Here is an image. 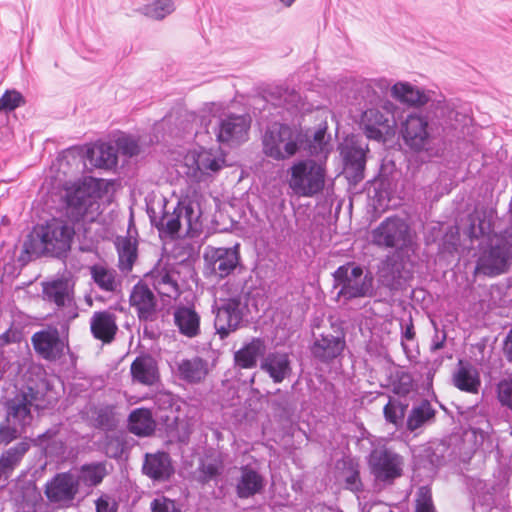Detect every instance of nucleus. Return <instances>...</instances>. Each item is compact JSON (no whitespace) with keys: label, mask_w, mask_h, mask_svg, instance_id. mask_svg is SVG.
<instances>
[{"label":"nucleus","mask_w":512,"mask_h":512,"mask_svg":"<svg viewBox=\"0 0 512 512\" xmlns=\"http://www.w3.org/2000/svg\"><path fill=\"white\" fill-rule=\"evenodd\" d=\"M74 235L73 226L62 219L53 218L33 229L25 243V251L36 256H61L70 250Z\"/></svg>","instance_id":"nucleus-1"},{"label":"nucleus","mask_w":512,"mask_h":512,"mask_svg":"<svg viewBox=\"0 0 512 512\" xmlns=\"http://www.w3.org/2000/svg\"><path fill=\"white\" fill-rule=\"evenodd\" d=\"M304 144L302 132L287 124H274L263 136V153L276 161H284L295 156Z\"/></svg>","instance_id":"nucleus-2"},{"label":"nucleus","mask_w":512,"mask_h":512,"mask_svg":"<svg viewBox=\"0 0 512 512\" xmlns=\"http://www.w3.org/2000/svg\"><path fill=\"white\" fill-rule=\"evenodd\" d=\"M512 260V234L504 233L491 238L488 247L482 249L474 275L494 277L505 273Z\"/></svg>","instance_id":"nucleus-3"},{"label":"nucleus","mask_w":512,"mask_h":512,"mask_svg":"<svg viewBox=\"0 0 512 512\" xmlns=\"http://www.w3.org/2000/svg\"><path fill=\"white\" fill-rule=\"evenodd\" d=\"M289 174L288 185L297 196L313 197L324 189L325 165L313 159L295 162L289 168Z\"/></svg>","instance_id":"nucleus-4"},{"label":"nucleus","mask_w":512,"mask_h":512,"mask_svg":"<svg viewBox=\"0 0 512 512\" xmlns=\"http://www.w3.org/2000/svg\"><path fill=\"white\" fill-rule=\"evenodd\" d=\"M414 239L411 226L399 216L385 218L371 231L372 244L380 248H395L396 252L411 249Z\"/></svg>","instance_id":"nucleus-5"},{"label":"nucleus","mask_w":512,"mask_h":512,"mask_svg":"<svg viewBox=\"0 0 512 512\" xmlns=\"http://www.w3.org/2000/svg\"><path fill=\"white\" fill-rule=\"evenodd\" d=\"M334 288H339L336 300L346 303L349 300L366 297L372 289V279L364 275L363 269L354 262L339 266L332 274Z\"/></svg>","instance_id":"nucleus-6"},{"label":"nucleus","mask_w":512,"mask_h":512,"mask_svg":"<svg viewBox=\"0 0 512 512\" xmlns=\"http://www.w3.org/2000/svg\"><path fill=\"white\" fill-rule=\"evenodd\" d=\"M69 322H62L60 330L54 325L35 332L31 337L34 351L48 362L59 361L69 351Z\"/></svg>","instance_id":"nucleus-7"},{"label":"nucleus","mask_w":512,"mask_h":512,"mask_svg":"<svg viewBox=\"0 0 512 512\" xmlns=\"http://www.w3.org/2000/svg\"><path fill=\"white\" fill-rule=\"evenodd\" d=\"M161 225L171 237L183 234L187 237L198 236L202 230L201 211L193 202H180L171 214L162 218Z\"/></svg>","instance_id":"nucleus-8"},{"label":"nucleus","mask_w":512,"mask_h":512,"mask_svg":"<svg viewBox=\"0 0 512 512\" xmlns=\"http://www.w3.org/2000/svg\"><path fill=\"white\" fill-rule=\"evenodd\" d=\"M184 161L187 177L196 183L205 181L225 166L224 154L219 149L191 150L185 155Z\"/></svg>","instance_id":"nucleus-9"},{"label":"nucleus","mask_w":512,"mask_h":512,"mask_svg":"<svg viewBox=\"0 0 512 512\" xmlns=\"http://www.w3.org/2000/svg\"><path fill=\"white\" fill-rule=\"evenodd\" d=\"M368 465L376 481L391 482L402 475V457L385 447L371 451Z\"/></svg>","instance_id":"nucleus-10"},{"label":"nucleus","mask_w":512,"mask_h":512,"mask_svg":"<svg viewBox=\"0 0 512 512\" xmlns=\"http://www.w3.org/2000/svg\"><path fill=\"white\" fill-rule=\"evenodd\" d=\"M343 322H331V327L337 333H322L310 347L311 355L321 363L328 364L339 357L345 346V333L340 327Z\"/></svg>","instance_id":"nucleus-11"},{"label":"nucleus","mask_w":512,"mask_h":512,"mask_svg":"<svg viewBox=\"0 0 512 512\" xmlns=\"http://www.w3.org/2000/svg\"><path fill=\"white\" fill-rule=\"evenodd\" d=\"M204 259L211 271L223 279L229 276L240 262L239 244L232 248L210 247L206 250Z\"/></svg>","instance_id":"nucleus-12"},{"label":"nucleus","mask_w":512,"mask_h":512,"mask_svg":"<svg viewBox=\"0 0 512 512\" xmlns=\"http://www.w3.org/2000/svg\"><path fill=\"white\" fill-rule=\"evenodd\" d=\"M401 133L405 144L416 152L422 151L429 143V123L426 117L411 114L402 124Z\"/></svg>","instance_id":"nucleus-13"},{"label":"nucleus","mask_w":512,"mask_h":512,"mask_svg":"<svg viewBox=\"0 0 512 512\" xmlns=\"http://www.w3.org/2000/svg\"><path fill=\"white\" fill-rule=\"evenodd\" d=\"M250 125L251 119L248 115H228L219 122L217 140L229 144L244 142L248 137Z\"/></svg>","instance_id":"nucleus-14"},{"label":"nucleus","mask_w":512,"mask_h":512,"mask_svg":"<svg viewBox=\"0 0 512 512\" xmlns=\"http://www.w3.org/2000/svg\"><path fill=\"white\" fill-rule=\"evenodd\" d=\"M267 403L279 423L292 424L297 419L298 397L295 392L276 389Z\"/></svg>","instance_id":"nucleus-15"},{"label":"nucleus","mask_w":512,"mask_h":512,"mask_svg":"<svg viewBox=\"0 0 512 512\" xmlns=\"http://www.w3.org/2000/svg\"><path fill=\"white\" fill-rule=\"evenodd\" d=\"M22 395L24 400H28L32 404L35 403L37 409L53 407L58 401V394L46 377L29 379Z\"/></svg>","instance_id":"nucleus-16"},{"label":"nucleus","mask_w":512,"mask_h":512,"mask_svg":"<svg viewBox=\"0 0 512 512\" xmlns=\"http://www.w3.org/2000/svg\"><path fill=\"white\" fill-rule=\"evenodd\" d=\"M79 492V486L72 472L57 473L47 484L45 495L50 502H71Z\"/></svg>","instance_id":"nucleus-17"},{"label":"nucleus","mask_w":512,"mask_h":512,"mask_svg":"<svg viewBox=\"0 0 512 512\" xmlns=\"http://www.w3.org/2000/svg\"><path fill=\"white\" fill-rule=\"evenodd\" d=\"M368 151V144L363 143L356 136L347 139L344 157L348 177L354 183H358L364 178L366 154Z\"/></svg>","instance_id":"nucleus-18"},{"label":"nucleus","mask_w":512,"mask_h":512,"mask_svg":"<svg viewBox=\"0 0 512 512\" xmlns=\"http://www.w3.org/2000/svg\"><path fill=\"white\" fill-rule=\"evenodd\" d=\"M145 281L147 284L152 285L162 297L176 299L180 295L177 274L168 266L156 265L145 275Z\"/></svg>","instance_id":"nucleus-19"},{"label":"nucleus","mask_w":512,"mask_h":512,"mask_svg":"<svg viewBox=\"0 0 512 512\" xmlns=\"http://www.w3.org/2000/svg\"><path fill=\"white\" fill-rule=\"evenodd\" d=\"M407 262L403 252H395L388 256L380 269L382 283L392 290L400 288L411 277L410 271L406 268Z\"/></svg>","instance_id":"nucleus-20"},{"label":"nucleus","mask_w":512,"mask_h":512,"mask_svg":"<svg viewBox=\"0 0 512 512\" xmlns=\"http://www.w3.org/2000/svg\"><path fill=\"white\" fill-rule=\"evenodd\" d=\"M142 472L154 482H166L175 474L169 453L158 451L145 454Z\"/></svg>","instance_id":"nucleus-21"},{"label":"nucleus","mask_w":512,"mask_h":512,"mask_svg":"<svg viewBox=\"0 0 512 512\" xmlns=\"http://www.w3.org/2000/svg\"><path fill=\"white\" fill-rule=\"evenodd\" d=\"M87 421L94 429L112 432L119 426L117 406L114 404H92L87 412Z\"/></svg>","instance_id":"nucleus-22"},{"label":"nucleus","mask_w":512,"mask_h":512,"mask_svg":"<svg viewBox=\"0 0 512 512\" xmlns=\"http://www.w3.org/2000/svg\"><path fill=\"white\" fill-rule=\"evenodd\" d=\"M130 373L134 382L152 386L159 381L157 361L148 353L138 355L131 363Z\"/></svg>","instance_id":"nucleus-23"},{"label":"nucleus","mask_w":512,"mask_h":512,"mask_svg":"<svg viewBox=\"0 0 512 512\" xmlns=\"http://www.w3.org/2000/svg\"><path fill=\"white\" fill-rule=\"evenodd\" d=\"M453 385L461 391L478 393L481 386L477 368L468 360L459 359L452 374Z\"/></svg>","instance_id":"nucleus-24"},{"label":"nucleus","mask_w":512,"mask_h":512,"mask_svg":"<svg viewBox=\"0 0 512 512\" xmlns=\"http://www.w3.org/2000/svg\"><path fill=\"white\" fill-rule=\"evenodd\" d=\"M260 369L266 372L274 383H281L291 372L289 355L284 352H270L260 363Z\"/></svg>","instance_id":"nucleus-25"},{"label":"nucleus","mask_w":512,"mask_h":512,"mask_svg":"<svg viewBox=\"0 0 512 512\" xmlns=\"http://www.w3.org/2000/svg\"><path fill=\"white\" fill-rule=\"evenodd\" d=\"M129 301L139 320H147L156 309V298L147 283H137L131 291Z\"/></svg>","instance_id":"nucleus-26"},{"label":"nucleus","mask_w":512,"mask_h":512,"mask_svg":"<svg viewBox=\"0 0 512 512\" xmlns=\"http://www.w3.org/2000/svg\"><path fill=\"white\" fill-rule=\"evenodd\" d=\"M177 373L186 383L198 384L209 374V363L199 356L182 359L177 363Z\"/></svg>","instance_id":"nucleus-27"},{"label":"nucleus","mask_w":512,"mask_h":512,"mask_svg":"<svg viewBox=\"0 0 512 512\" xmlns=\"http://www.w3.org/2000/svg\"><path fill=\"white\" fill-rule=\"evenodd\" d=\"M30 447L31 442L27 439H23L0 455V482L8 481L16 466L29 451Z\"/></svg>","instance_id":"nucleus-28"},{"label":"nucleus","mask_w":512,"mask_h":512,"mask_svg":"<svg viewBox=\"0 0 512 512\" xmlns=\"http://www.w3.org/2000/svg\"><path fill=\"white\" fill-rule=\"evenodd\" d=\"M360 125L369 139L380 141L384 130L389 128V119L377 108L365 110L361 115Z\"/></svg>","instance_id":"nucleus-29"},{"label":"nucleus","mask_w":512,"mask_h":512,"mask_svg":"<svg viewBox=\"0 0 512 512\" xmlns=\"http://www.w3.org/2000/svg\"><path fill=\"white\" fill-rule=\"evenodd\" d=\"M241 476L236 484V494L240 499L250 498L264 488L263 476L248 465L241 466Z\"/></svg>","instance_id":"nucleus-30"},{"label":"nucleus","mask_w":512,"mask_h":512,"mask_svg":"<svg viewBox=\"0 0 512 512\" xmlns=\"http://www.w3.org/2000/svg\"><path fill=\"white\" fill-rule=\"evenodd\" d=\"M128 430L138 437L150 436L154 433L156 423L147 408H137L128 417Z\"/></svg>","instance_id":"nucleus-31"},{"label":"nucleus","mask_w":512,"mask_h":512,"mask_svg":"<svg viewBox=\"0 0 512 512\" xmlns=\"http://www.w3.org/2000/svg\"><path fill=\"white\" fill-rule=\"evenodd\" d=\"M436 410L432 407L427 399H422L418 405L411 408L407 419L406 428L413 432L425 425H429L435 421Z\"/></svg>","instance_id":"nucleus-32"},{"label":"nucleus","mask_w":512,"mask_h":512,"mask_svg":"<svg viewBox=\"0 0 512 512\" xmlns=\"http://www.w3.org/2000/svg\"><path fill=\"white\" fill-rule=\"evenodd\" d=\"M118 267L123 272H130L138 257L137 240L131 236L117 237Z\"/></svg>","instance_id":"nucleus-33"},{"label":"nucleus","mask_w":512,"mask_h":512,"mask_svg":"<svg viewBox=\"0 0 512 512\" xmlns=\"http://www.w3.org/2000/svg\"><path fill=\"white\" fill-rule=\"evenodd\" d=\"M107 474L106 462H92L81 465L75 474V478L78 486L83 484L91 488L101 484Z\"/></svg>","instance_id":"nucleus-34"},{"label":"nucleus","mask_w":512,"mask_h":512,"mask_svg":"<svg viewBox=\"0 0 512 512\" xmlns=\"http://www.w3.org/2000/svg\"><path fill=\"white\" fill-rule=\"evenodd\" d=\"M31 405L32 403L28 400H24L23 395L21 394V399H15L8 403L6 418L17 427L24 429L29 426L33 420V415L30 409Z\"/></svg>","instance_id":"nucleus-35"},{"label":"nucleus","mask_w":512,"mask_h":512,"mask_svg":"<svg viewBox=\"0 0 512 512\" xmlns=\"http://www.w3.org/2000/svg\"><path fill=\"white\" fill-rule=\"evenodd\" d=\"M90 275L99 289L105 292H115L119 287L117 272L103 264H95L90 267Z\"/></svg>","instance_id":"nucleus-36"},{"label":"nucleus","mask_w":512,"mask_h":512,"mask_svg":"<svg viewBox=\"0 0 512 512\" xmlns=\"http://www.w3.org/2000/svg\"><path fill=\"white\" fill-rule=\"evenodd\" d=\"M392 95L400 102L410 105L418 106L427 103V96L408 83H396L392 87Z\"/></svg>","instance_id":"nucleus-37"},{"label":"nucleus","mask_w":512,"mask_h":512,"mask_svg":"<svg viewBox=\"0 0 512 512\" xmlns=\"http://www.w3.org/2000/svg\"><path fill=\"white\" fill-rule=\"evenodd\" d=\"M224 471V462L221 456L213 458L210 462L200 461L196 469V481L206 485L211 481L217 482Z\"/></svg>","instance_id":"nucleus-38"},{"label":"nucleus","mask_w":512,"mask_h":512,"mask_svg":"<svg viewBox=\"0 0 512 512\" xmlns=\"http://www.w3.org/2000/svg\"><path fill=\"white\" fill-rule=\"evenodd\" d=\"M262 341L254 339L234 354V361L237 366L244 369L256 367L258 356L261 354Z\"/></svg>","instance_id":"nucleus-39"},{"label":"nucleus","mask_w":512,"mask_h":512,"mask_svg":"<svg viewBox=\"0 0 512 512\" xmlns=\"http://www.w3.org/2000/svg\"><path fill=\"white\" fill-rule=\"evenodd\" d=\"M444 446L427 445L417 455L419 465L429 470H434L445 464Z\"/></svg>","instance_id":"nucleus-40"},{"label":"nucleus","mask_w":512,"mask_h":512,"mask_svg":"<svg viewBox=\"0 0 512 512\" xmlns=\"http://www.w3.org/2000/svg\"><path fill=\"white\" fill-rule=\"evenodd\" d=\"M215 309L217 320H242L243 318L244 307L239 298L220 299L216 302Z\"/></svg>","instance_id":"nucleus-41"},{"label":"nucleus","mask_w":512,"mask_h":512,"mask_svg":"<svg viewBox=\"0 0 512 512\" xmlns=\"http://www.w3.org/2000/svg\"><path fill=\"white\" fill-rule=\"evenodd\" d=\"M88 156L95 167L111 168L117 164L115 149L109 144L98 145L88 151Z\"/></svg>","instance_id":"nucleus-42"},{"label":"nucleus","mask_w":512,"mask_h":512,"mask_svg":"<svg viewBox=\"0 0 512 512\" xmlns=\"http://www.w3.org/2000/svg\"><path fill=\"white\" fill-rule=\"evenodd\" d=\"M68 293V282L66 280L58 279L43 284L44 297L59 307L65 305Z\"/></svg>","instance_id":"nucleus-43"},{"label":"nucleus","mask_w":512,"mask_h":512,"mask_svg":"<svg viewBox=\"0 0 512 512\" xmlns=\"http://www.w3.org/2000/svg\"><path fill=\"white\" fill-rule=\"evenodd\" d=\"M407 408V404L389 400L383 409L384 418L388 423L393 424L396 429H399L406 424L405 415Z\"/></svg>","instance_id":"nucleus-44"},{"label":"nucleus","mask_w":512,"mask_h":512,"mask_svg":"<svg viewBox=\"0 0 512 512\" xmlns=\"http://www.w3.org/2000/svg\"><path fill=\"white\" fill-rule=\"evenodd\" d=\"M90 331L95 339L110 344L115 339L118 326L116 322H90Z\"/></svg>","instance_id":"nucleus-45"},{"label":"nucleus","mask_w":512,"mask_h":512,"mask_svg":"<svg viewBox=\"0 0 512 512\" xmlns=\"http://www.w3.org/2000/svg\"><path fill=\"white\" fill-rule=\"evenodd\" d=\"M459 414L462 417L460 421L467 425L468 429L474 434L484 431L482 424L488 427V420L485 415L478 414L475 407L468 408L466 411H459Z\"/></svg>","instance_id":"nucleus-46"},{"label":"nucleus","mask_w":512,"mask_h":512,"mask_svg":"<svg viewBox=\"0 0 512 512\" xmlns=\"http://www.w3.org/2000/svg\"><path fill=\"white\" fill-rule=\"evenodd\" d=\"M174 5L172 0H155L151 5L146 6L145 14L155 20H161L172 13Z\"/></svg>","instance_id":"nucleus-47"},{"label":"nucleus","mask_w":512,"mask_h":512,"mask_svg":"<svg viewBox=\"0 0 512 512\" xmlns=\"http://www.w3.org/2000/svg\"><path fill=\"white\" fill-rule=\"evenodd\" d=\"M24 104V97L16 90H7L0 98V108L2 111H13Z\"/></svg>","instance_id":"nucleus-48"},{"label":"nucleus","mask_w":512,"mask_h":512,"mask_svg":"<svg viewBox=\"0 0 512 512\" xmlns=\"http://www.w3.org/2000/svg\"><path fill=\"white\" fill-rule=\"evenodd\" d=\"M497 398L502 406L512 410V379H503L497 384Z\"/></svg>","instance_id":"nucleus-49"},{"label":"nucleus","mask_w":512,"mask_h":512,"mask_svg":"<svg viewBox=\"0 0 512 512\" xmlns=\"http://www.w3.org/2000/svg\"><path fill=\"white\" fill-rule=\"evenodd\" d=\"M413 389V380L409 373L397 374V380L393 383V392L400 396L408 395Z\"/></svg>","instance_id":"nucleus-50"},{"label":"nucleus","mask_w":512,"mask_h":512,"mask_svg":"<svg viewBox=\"0 0 512 512\" xmlns=\"http://www.w3.org/2000/svg\"><path fill=\"white\" fill-rule=\"evenodd\" d=\"M19 435L18 427L13 424L9 419L5 418L0 423V443L7 445L15 440Z\"/></svg>","instance_id":"nucleus-51"},{"label":"nucleus","mask_w":512,"mask_h":512,"mask_svg":"<svg viewBox=\"0 0 512 512\" xmlns=\"http://www.w3.org/2000/svg\"><path fill=\"white\" fill-rule=\"evenodd\" d=\"M151 512H181V509L175 500L163 496L151 502Z\"/></svg>","instance_id":"nucleus-52"},{"label":"nucleus","mask_w":512,"mask_h":512,"mask_svg":"<svg viewBox=\"0 0 512 512\" xmlns=\"http://www.w3.org/2000/svg\"><path fill=\"white\" fill-rule=\"evenodd\" d=\"M104 449L109 458L120 459L125 450V443L118 437H111L107 439Z\"/></svg>","instance_id":"nucleus-53"},{"label":"nucleus","mask_w":512,"mask_h":512,"mask_svg":"<svg viewBox=\"0 0 512 512\" xmlns=\"http://www.w3.org/2000/svg\"><path fill=\"white\" fill-rule=\"evenodd\" d=\"M117 149L123 155L132 157L140 152L138 142L131 137H121L117 140Z\"/></svg>","instance_id":"nucleus-54"},{"label":"nucleus","mask_w":512,"mask_h":512,"mask_svg":"<svg viewBox=\"0 0 512 512\" xmlns=\"http://www.w3.org/2000/svg\"><path fill=\"white\" fill-rule=\"evenodd\" d=\"M420 489L419 495L415 501V512H436L432 496L428 491Z\"/></svg>","instance_id":"nucleus-55"},{"label":"nucleus","mask_w":512,"mask_h":512,"mask_svg":"<svg viewBox=\"0 0 512 512\" xmlns=\"http://www.w3.org/2000/svg\"><path fill=\"white\" fill-rule=\"evenodd\" d=\"M59 433V428L57 426L51 427L47 429L42 434H39L36 438L30 439L25 437L29 442H31V446H36L39 448H43L46 443L52 442L57 439V435Z\"/></svg>","instance_id":"nucleus-56"},{"label":"nucleus","mask_w":512,"mask_h":512,"mask_svg":"<svg viewBox=\"0 0 512 512\" xmlns=\"http://www.w3.org/2000/svg\"><path fill=\"white\" fill-rule=\"evenodd\" d=\"M59 433V428L57 426L51 427L47 429L42 434H39L36 438L30 439L25 437L29 442H31V446H36L39 448H43L46 443L52 442L57 439V435Z\"/></svg>","instance_id":"nucleus-57"},{"label":"nucleus","mask_w":512,"mask_h":512,"mask_svg":"<svg viewBox=\"0 0 512 512\" xmlns=\"http://www.w3.org/2000/svg\"><path fill=\"white\" fill-rule=\"evenodd\" d=\"M345 489L355 493L363 491V484L358 470H352L350 475L345 478Z\"/></svg>","instance_id":"nucleus-58"},{"label":"nucleus","mask_w":512,"mask_h":512,"mask_svg":"<svg viewBox=\"0 0 512 512\" xmlns=\"http://www.w3.org/2000/svg\"><path fill=\"white\" fill-rule=\"evenodd\" d=\"M42 450H44L46 455L59 457L66 452V446L62 440L56 439L52 442L46 443Z\"/></svg>","instance_id":"nucleus-59"},{"label":"nucleus","mask_w":512,"mask_h":512,"mask_svg":"<svg viewBox=\"0 0 512 512\" xmlns=\"http://www.w3.org/2000/svg\"><path fill=\"white\" fill-rule=\"evenodd\" d=\"M431 324L434 328V336L432 338L430 349L431 351H436L444 346L447 334L444 329L440 332L438 322H431Z\"/></svg>","instance_id":"nucleus-60"},{"label":"nucleus","mask_w":512,"mask_h":512,"mask_svg":"<svg viewBox=\"0 0 512 512\" xmlns=\"http://www.w3.org/2000/svg\"><path fill=\"white\" fill-rule=\"evenodd\" d=\"M179 329V332L186 337L192 338L200 333V322H174Z\"/></svg>","instance_id":"nucleus-61"},{"label":"nucleus","mask_w":512,"mask_h":512,"mask_svg":"<svg viewBox=\"0 0 512 512\" xmlns=\"http://www.w3.org/2000/svg\"><path fill=\"white\" fill-rule=\"evenodd\" d=\"M243 323L244 322H226L225 325H217V322H214V326L220 339L224 340L231 332L239 329Z\"/></svg>","instance_id":"nucleus-62"},{"label":"nucleus","mask_w":512,"mask_h":512,"mask_svg":"<svg viewBox=\"0 0 512 512\" xmlns=\"http://www.w3.org/2000/svg\"><path fill=\"white\" fill-rule=\"evenodd\" d=\"M174 320H199V316L192 307H179L174 313Z\"/></svg>","instance_id":"nucleus-63"},{"label":"nucleus","mask_w":512,"mask_h":512,"mask_svg":"<svg viewBox=\"0 0 512 512\" xmlns=\"http://www.w3.org/2000/svg\"><path fill=\"white\" fill-rule=\"evenodd\" d=\"M95 504L96 512H117L116 502L111 503L106 495L99 497Z\"/></svg>","instance_id":"nucleus-64"}]
</instances>
